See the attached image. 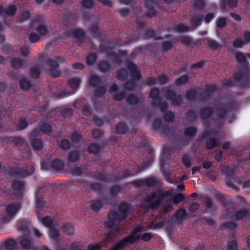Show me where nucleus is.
Instances as JSON below:
<instances>
[{"label":"nucleus","instance_id":"obj_1","mask_svg":"<svg viewBox=\"0 0 250 250\" xmlns=\"http://www.w3.org/2000/svg\"><path fill=\"white\" fill-rule=\"evenodd\" d=\"M234 56L240 67L233 74V79L240 87H250V53L236 52Z\"/></svg>","mask_w":250,"mask_h":250},{"label":"nucleus","instance_id":"obj_2","mask_svg":"<svg viewBox=\"0 0 250 250\" xmlns=\"http://www.w3.org/2000/svg\"><path fill=\"white\" fill-rule=\"evenodd\" d=\"M225 104L215 105L214 110L210 106H205L199 110V114L204 124H209L208 120L214 113L219 121L223 120L228 112L235 111L238 108V104L234 102H230L226 106Z\"/></svg>","mask_w":250,"mask_h":250},{"label":"nucleus","instance_id":"obj_3","mask_svg":"<svg viewBox=\"0 0 250 250\" xmlns=\"http://www.w3.org/2000/svg\"><path fill=\"white\" fill-rule=\"evenodd\" d=\"M126 68L129 72L131 80L123 83L122 86L125 91H132L137 88V82L142 79V75L140 70L133 62H126Z\"/></svg>","mask_w":250,"mask_h":250},{"label":"nucleus","instance_id":"obj_4","mask_svg":"<svg viewBox=\"0 0 250 250\" xmlns=\"http://www.w3.org/2000/svg\"><path fill=\"white\" fill-rule=\"evenodd\" d=\"M66 61L64 57L57 56L53 59L48 58L45 60V63L49 67V71L53 78H58L61 76V72L58 70L60 64L66 63Z\"/></svg>","mask_w":250,"mask_h":250},{"label":"nucleus","instance_id":"obj_5","mask_svg":"<svg viewBox=\"0 0 250 250\" xmlns=\"http://www.w3.org/2000/svg\"><path fill=\"white\" fill-rule=\"evenodd\" d=\"M21 203L20 202L12 203L5 208L6 214L1 217L2 223L9 222L17 214L21 208Z\"/></svg>","mask_w":250,"mask_h":250},{"label":"nucleus","instance_id":"obj_6","mask_svg":"<svg viewBox=\"0 0 250 250\" xmlns=\"http://www.w3.org/2000/svg\"><path fill=\"white\" fill-rule=\"evenodd\" d=\"M173 192L174 189L173 188L167 191H163L161 188L156 190V199L149 204V208L152 209L158 208L161 206L163 200L169 196H172Z\"/></svg>","mask_w":250,"mask_h":250},{"label":"nucleus","instance_id":"obj_7","mask_svg":"<svg viewBox=\"0 0 250 250\" xmlns=\"http://www.w3.org/2000/svg\"><path fill=\"white\" fill-rule=\"evenodd\" d=\"M107 219L104 225L107 229H112L116 224L120 223L125 218L119 211L111 209L108 213Z\"/></svg>","mask_w":250,"mask_h":250},{"label":"nucleus","instance_id":"obj_8","mask_svg":"<svg viewBox=\"0 0 250 250\" xmlns=\"http://www.w3.org/2000/svg\"><path fill=\"white\" fill-rule=\"evenodd\" d=\"M24 183L19 180H15L12 185L11 188L7 192H4L5 195H14L16 197L22 198L23 194Z\"/></svg>","mask_w":250,"mask_h":250},{"label":"nucleus","instance_id":"obj_9","mask_svg":"<svg viewBox=\"0 0 250 250\" xmlns=\"http://www.w3.org/2000/svg\"><path fill=\"white\" fill-rule=\"evenodd\" d=\"M164 91L166 98L170 101L173 106H178L182 104L183 101L182 97L177 94L174 90L167 87L165 89Z\"/></svg>","mask_w":250,"mask_h":250},{"label":"nucleus","instance_id":"obj_10","mask_svg":"<svg viewBox=\"0 0 250 250\" xmlns=\"http://www.w3.org/2000/svg\"><path fill=\"white\" fill-rule=\"evenodd\" d=\"M37 129H33L28 135L31 146L34 150H41L43 146V142L41 139L37 138L38 136Z\"/></svg>","mask_w":250,"mask_h":250},{"label":"nucleus","instance_id":"obj_11","mask_svg":"<svg viewBox=\"0 0 250 250\" xmlns=\"http://www.w3.org/2000/svg\"><path fill=\"white\" fill-rule=\"evenodd\" d=\"M226 213L229 218L239 221L248 216L249 210L246 208H241L234 212H231L228 208H226Z\"/></svg>","mask_w":250,"mask_h":250},{"label":"nucleus","instance_id":"obj_12","mask_svg":"<svg viewBox=\"0 0 250 250\" xmlns=\"http://www.w3.org/2000/svg\"><path fill=\"white\" fill-rule=\"evenodd\" d=\"M171 151V148L168 146H166L163 148V155L160 160V166L163 174L167 177H169L170 173L164 169L165 164L169 160L168 156Z\"/></svg>","mask_w":250,"mask_h":250},{"label":"nucleus","instance_id":"obj_13","mask_svg":"<svg viewBox=\"0 0 250 250\" xmlns=\"http://www.w3.org/2000/svg\"><path fill=\"white\" fill-rule=\"evenodd\" d=\"M65 35L74 37L79 43L83 42L86 38L85 33L80 28L71 29L66 32Z\"/></svg>","mask_w":250,"mask_h":250},{"label":"nucleus","instance_id":"obj_14","mask_svg":"<svg viewBox=\"0 0 250 250\" xmlns=\"http://www.w3.org/2000/svg\"><path fill=\"white\" fill-rule=\"evenodd\" d=\"M223 172L226 175L225 182L226 185L236 191H238L239 189V188L234 185L230 179H233L234 177V169L229 167H227L223 170Z\"/></svg>","mask_w":250,"mask_h":250},{"label":"nucleus","instance_id":"obj_15","mask_svg":"<svg viewBox=\"0 0 250 250\" xmlns=\"http://www.w3.org/2000/svg\"><path fill=\"white\" fill-rule=\"evenodd\" d=\"M134 243H135L134 236L132 235H128L117 242L111 248L114 250H120L125 248L128 243L132 244Z\"/></svg>","mask_w":250,"mask_h":250},{"label":"nucleus","instance_id":"obj_16","mask_svg":"<svg viewBox=\"0 0 250 250\" xmlns=\"http://www.w3.org/2000/svg\"><path fill=\"white\" fill-rule=\"evenodd\" d=\"M134 243H135L134 236L132 235H128L117 242L111 248L114 250H120L125 248L128 243L132 244Z\"/></svg>","mask_w":250,"mask_h":250},{"label":"nucleus","instance_id":"obj_17","mask_svg":"<svg viewBox=\"0 0 250 250\" xmlns=\"http://www.w3.org/2000/svg\"><path fill=\"white\" fill-rule=\"evenodd\" d=\"M37 129L38 133V135H50L52 132V127L51 125L45 122L41 121L38 125V127L35 128Z\"/></svg>","mask_w":250,"mask_h":250},{"label":"nucleus","instance_id":"obj_18","mask_svg":"<svg viewBox=\"0 0 250 250\" xmlns=\"http://www.w3.org/2000/svg\"><path fill=\"white\" fill-rule=\"evenodd\" d=\"M88 31L94 38L101 40L105 39V34L100 31V27L96 23L90 24L88 27Z\"/></svg>","mask_w":250,"mask_h":250},{"label":"nucleus","instance_id":"obj_19","mask_svg":"<svg viewBox=\"0 0 250 250\" xmlns=\"http://www.w3.org/2000/svg\"><path fill=\"white\" fill-rule=\"evenodd\" d=\"M35 30L41 37L46 36L48 34L52 33V29L46 23L38 24L35 27Z\"/></svg>","mask_w":250,"mask_h":250},{"label":"nucleus","instance_id":"obj_20","mask_svg":"<svg viewBox=\"0 0 250 250\" xmlns=\"http://www.w3.org/2000/svg\"><path fill=\"white\" fill-rule=\"evenodd\" d=\"M216 90L215 85H206V89L203 91V94L201 95L199 99L201 101H205L211 98L212 94H213Z\"/></svg>","mask_w":250,"mask_h":250},{"label":"nucleus","instance_id":"obj_21","mask_svg":"<svg viewBox=\"0 0 250 250\" xmlns=\"http://www.w3.org/2000/svg\"><path fill=\"white\" fill-rule=\"evenodd\" d=\"M9 173L15 178H22L30 174L29 172L25 169L14 167L10 168Z\"/></svg>","mask_w":250,"mask_h":250},{"label":"nucleus","instance_id":"obj_22","mask_svg":"<svg viewBox=\"0 0 250 250\" xmlns=\"http://www.w3.org/2000/svg\"><path fill=\"white\" fill-rule=\"evenodd\" d=\"M3 141H7V142L13 144L15 146H22L24 142V139L21 136H6L3 138Z\"/></svg>","mask_w":250,"mask_h":250},{"label":"nucleus","instance_id":"obj_23","mask_svg":"<svg viewBox=\"0 0 250 250\" xmlns=\"http://www.w3.org/2000/svg\"><path fill=\"white\" fill-rule=\"evenodd\" d=\"M144 182L146 187H159L162 185L160 180L153 176L146 178L144 179Z\"/></svg>","mask_w":250,"mask_h":250},{"label":"nucleus","instance_id":"obj_24","mask_svg":"<svg viewBox=\"0 0 250 250\" xmlns=\"http://www.w3.org/2000/svg\"><path fill=\"white\" fill-rule=\"evenodd\" d=\"M90 208L94 211H99L104 207V202L100 198H97L89 202Z\"/></svg>","mask_w":250,"mask_h":250},{"label":"nucleus","instance_id":"obj_25","mask_svg":"<svg viewBox=\"0 0 250 250\" xmlns=\"http://www.w3.org/2000/svg\"><path fill=\"white\" fill-rule=\"evenodd\" d=\"M203 19V15L196 14L190 17V24L193 28L198 27L201 25Z\"/></svg>","mask_w":250,"mask_h":250},{"label":"nucleus","instance_id":"obj_26","mask_svg":"<svg viewBox=\"0 0 250 250\" xmlns=\"http://www.w3.org/2000/svg\"><path fill=\"white\" fill-rule=\"evenodd\" d=\"M64 168V164L62 160L55 158L52 161V170L56 172L63 171Z\"/></svg>","mask_w":250,"mask_h":250},{"label":"nucleus","instance_id":"obj_27","mask_svg":"<svg viewBox=\"0 0 250 250\" xmlns=\"http://www.w3.org/2000/svg\"><path fill=\"white\" fill-rule=\"evenodd\" d=\"M115 130L116 133L122 135L127 133L128 132L129 128L125 122H121L115 125Z\"/></svg>","mask_w":250,"mask_h":250},{"label":"nucleus","instance_id":"obj_28","mask_svg":"<svg viewBox=\"0 0 250 250\" xmlns=\"http://www.w3.org/2000/svg\"><path fill=\"white\" fill-rule=\"evenodd\" d=\"M131 206L126 202H122L118 207V211L126 218L130 210Z\"/></svg>","mask_w":250,"mask_h":250},{"label":"nucleus","instance_id":"obj_29","mask_svg":"<svg viewBox=\"0 0 250 250\" xmlns=\"http://www.w3.org/2000/svg\"><path fill=\"white\" fill-rule=\"evenodd\" d=\"M188 216V213L184 208L179 209L174 214V217L175 218L176 221L178 223H181V222L183 220L186 219Z\"/></svg>","mask_w":250,"mask_h":250},{"label":"nucleus","instance_id":"obj_30","mask_svg":"<svg viewBox=\"0 0 250 250\" xmlns=\"http://www.w3.org/2000/svg\"><path fill=\"white\" fill-rule=\"evenodd\" d=\"M238 4L237 0H222L221 2V8L223 11H225L227 5L230 8L236 7Z\"/></svg>","mask_w":250,"mask_h":250},{"label":"nucleus","instance_id":"obj_31","mask_svg":"<svg viewBox=\"0 0 250 250\" xmlns=\"http://www.w3.org/2000/svg\"><path fill=\"white\" fill-rule=\"evenodd\" d=\"M24 61L20 57H15L11 59V65L13 68L18 70L24 65Z\"/></svg>","mask_w":250,"mask_h":250},{"label":"nucleus","instance_id":"obj_32","mask_svg":"<svg viewBox=\"0 0 250 250\" xmlns=\"http://www.w3.org/2000/svg\"><path fill=\"white\" fill-rule=\"evenodd\" d=\"M125 101L128 104L131 105H137L141 102V99L133 93L129 94L126 97Z\"/></svg>","mask_w":250,"mask_h":250},{"label":"nucleus","instance_id":"obj_33","mask_svg":"<svg viewBox=\"0 0 250 250\" xmlns=\"http://www.w3.org/2000/svg\"><path fill=\"white\" fill-rule=\"evenodd\" d=\"M102 81L100 77L93 74L89 76L88 84L93 88L98 87L101 84Z\"/></svg>","mask_w":250,"mask_h":250},{"label":"nucleus","instance_id":"obj_34","mask_svg":"<svg viewBox=\"0 0 250 250\" xmlns=\"http://www.w3.org/2000/svg\"><path fill=\"white\" fill-rule=\"evenodd\" d=\"M160 95V92L159 89L158 88H153L149 92V96L152 99V102H154V101L157 102L162 100Z\"/></svg>","mask_w":250,"mask_h":250},{"label":"nucleus","instance_id":"obj_35","mask_svg":"<svg viewBox=\"0 0 250 250\" xmlns=\"http://www.w3.org/2000/svg\"><path fill=\"white\" fill-rule=\"evenodd\" d=\"M29 222L26 220H19L17 228L19 230L22 231L25 233L29 232Z\"/></svg>","mask_w":250,"mask_h":250},{"label":"nucleus","instance_id":"obj_36","mask_svg":"<svg viewBox=\"0 0 250 250\" xmlns=\"http://www.w3.org/2000/svg\"><path fill=\"white\" fill-rule=\"evenodd\" d=\"M80 159V154L78 151L76 150L71 151L68 154L67 162L69 164L75 163L78 161Z\"/></svg>","mask_w":250,"mask_h":250},{"label":"nucleus","instance_id":"obj_37","mask_svg":"<svg viewBox=\"0 0 250 250\" xmlns=\"http://www.w3.org/2000/svg\"><path fill=\"white\" fill-rule=\"evenodd\" d=\"M99 69L103 73H106L110 70L111 65L107 60L100 61L97 65Z\"/></svg>","mask_w":250,"mask_h":250},{"label":"nucleus","instance_id":"obj_38","mask_svg":"<svg viewBox=\"0 0 250 250\" xmlns=\"http://www.w3.org/2000/svg\"><path fill=\"white\" fill-rule=\"evenodd\" d=\"M151 105L153 107L159 108L163 113L166 112L168 108L167 104L165 102H162V100L151 102Z\"/></svg>","mask_w":250,"mask_h":250},{"label":"nucleus","instance_id":"obj_39","mask_svg":"<svg viewBox=\"0 0 250 250\" xmlns=\"http://www.w3.org/2000/svg\"><path fill=\"white\" fill-rule=\"evenodd\" d=\"M197 128L196 126H189L185 129L184 135L190 139L193 138L196 134Z\"/></svg>","mask_w":250,"mask_h":250},{"label":"nucleus","instance_id":"obj_40","mask_svg":"<svg viewBox=\"0 0 250 250\" xmlns=\"http://www.w3.org/2000/svg\"><path fill=\"white\" fill-rule=\"evenodd\" d=\"M62 229L64 233L71 235L74 232V227L70 223H63L62 225Z\"/></svg>","mask_w":250,"mask_h":250},{"label":"nucleus","instance_id":"obj_41","mask_svg":"<svg viewBox=\"0 0 250 250\" xmlns=\"http://www.w3.org/2000/svg\"><path fill=\"white\" fill-rule=\"evenodd\" d=\"M190 79L188 75L186 74L176 79L174 82V84L177 86H180L186 84Z\"/></svg>","mask_w":250,"mask_h":250},{"label":"nucleus","instance_id":"obj_42","mask_svg":"<svg viewBox=\"0 0 250 250\" xmlns=\"http://www.w3.org/2000/svg\"><path fill=\"white\" fill-rule=\"evenodd\" d=\"M197 88H191L186 92L185 97L188 101H192L196 99Z\"/></svg>","mask_w":250,"mask_h":250},{"label":"nucleus","instance_id":"obj_43","mask_svg":"<svg viewBox=\"0 0 250 250\" xmlns=\"http://www.w3.org/2000/svg\"><path fill=\"white\" fill-rule=\"evenodd\" d=\"M99 50L100 53H104L108 56L113 55V48L109 45L100 44L99 45Z\"/></svg>","mask_w":250,"mask_h":250},{"label":"nucleus","instance_id":"obj_44","mask_svg":"<svg viewBox=\"0 0 250 250\" xmlns=\"http://www.w3.org/2000/svg\"><path fill=\"white\" fill-rule=\"evenodd\" d=\"M20 88L23 91H28L32 86V83L26 78H23L19 81Z\"/></svg>","mask_w":250,"mask_h":250},{"label":"nucleus","instance_id":"obj_45","mask_svg":"<svg viewBox=\"0 0 250 250\" xmlns=\"http://www.w3.org/2000/svg\"><path fill=\"white\" fill-rule=\"evenodd\" d=\"M100 146L95 143H91L87 148L88 152L95 155H98L100 153Z\"/></svg>","mask_w":250,"mask_h":250},{"label":"nucleus","instance_id":"obj_46","mask_svg":"<svg viewBox=\"0 0 250 250\" xmlns=\"http://www.w3.org/2000/svg\"><path fill=\"white\" fill-rule=\"evenodd\" d=\"M4 246L7 250H14L17 248V243L14 239L9 238L4 242Z\"/></svg>","mask_w":250,"mask_h":250},{"label":"nucleus","instance_id":"obj_47","mask_svg":"<svg viewBox=\"0 0 250 250\" xmlns=\"http://www.w3.org/2000/svg\"><path fill=\"white\" fill-rule=\"evenodd\" d=\"M145 36L146 38H153L155 40H162L164 39L163 37H160L158 35L156 34V32L153 29H146L145 31Z\"/></svg>","mask_w":250,"mask_h":250},{"label":"nucleus","instance_id":"obj_48","mask_svg":"<svg viewBox=\"0 0 250 250\" xmlns=\"http://www.w3.org/2000/svg\"><path fill=\"white\" fill-rule=\"evenodd\" d=\"M218 145L217 139L214 137H211L206 142L205 146L206 149L210 150L214 148Z\"/></svg>","mask_w":250,"mask_h":250},{"label":"nucleus","instance_id":"obj_49","mask_svg":"<svg viewBox=\"0 0 250 250\" xmlns=\"http://www.w3.org/2000/svg\"><path fill=\"white\" fill-rule=\"evenodd\" d=\"M127 55V52L125 50H120L118 52V54L116 55L115 52H113V55H111L110 57H113L114 58V62L116 64H121L122 62L121 57H125Z\"/></svg>","mask_w":250,"mask_h":250},{"label":"nucleus","instance_id":"obj_50","mask_svg":"<svg viewBox=\"0 0 250 250\" xmlns=\"http://www.w3.org/2000/svg\"><path fill=\"white\" fill-rule=\"evenodd\" d=\"M42 223L46 227L50 229L55 226H57V224L54 223L53 219L50 216H46L43 217L41 219Z\"/></svg>","mask_w":250,"mask_h":250},{"label":"nucleus","instance_id":"obj_51","mask_svg":"<svg viewBox=\"0 0 250 250\" xmlns=\"http://www.w3.org/2000/svg\"><path fill=\"white\" fill-rule=\"evenodd\" d=\"M127 73L125 68H121L116 71V78L120 82L125 81L127 78Z\"/></svg>","mask_w":250,"mask_h":250},{"label":"nucleus","instance_id":"obj_52","mask_svg":"<svg viewBox=\"0 0 250 250\" xmlns=\"http://www.w3.org/2000/svg\"><path fill=\"white\" fill-rule=\"evenodd\" d=\"M81 80L80 78H72L69 80L67 84L72 90H75L80 86Z\"/></svg>","mask_w":250,"mask_h":250},{"label":"nucleus","instance_id":"obj_53","mask_svg":"<svg viewBox=\"0 0 250 250\" xmlns=\"http://www.w3.org/2000/svg\"><path fill=\"white\" fill-rule=\"evenodd\" d=\"M41 72V69L38 66L30 68L29 72L30 77L34 79H38L40 77Z\"/></svg>","mask_w":250,"mask_h":250},{"label":"nucleus","instance_id":"obj_54","mask_svg":"<svg viewBox=\"0 0 250 250\" xmlns=\"http://www.w3.org/2000/svg\"><path fill=\"white\" fill-rule=\"evenodd\" d=\"M153 237V235L150 232H146L141 235L134 237L135 242L136 240H142L144 242H148Z\"/></svg>","mask_w":250,"mask_h":250},{"label":"nucleus","instance_id":"obj_55","mask_svg":"<svg viewBox=\"0 0 250 250\" xmlns=\"http://www.w3.org/2000/svg\"><path fill=\"white\" fill-rule=\"evenodd\" d=\"M17 11V7L14 4L8 5L4 8V15L8 16H12L15 14Z\"/></svg>","mask_w":250,"mask_h":250},{"label":"nucleus","instance_id":"obj_56","mask_svg":"<svg viewBox=\"0 0 250 250\" xmlns=\"http://www.w3.org/2000/svg\"><path fill=\"white\" fill-rule=\"evenodd\" d=\"M96 88L94 91V96L97 98H102L106 93V88L104 86L99 85Z\"/></svg>","mask_w":250,"mask_h":250},{"label":"nucleus","instance_id":"obj_57","mask_svg":"<svg viewBox=\"0 0 250 250\" xmlns=\"http://www.w3.org/2000/svg\"><path fill=\"white\" fill-rule=\"evenodd\" d=\"M205 3L203 0H193L192 8L193 10L201 11L205 7Z\"/></svg>","mask_w":250,"mask_h":250},{"label":"nucleus","instance_id":"obj_58","mask_svg":"<svg viewBox=\"0 0 250 250\" xmlns=\"http://www.w3.org/2000/svg\"><path fill=\"white\" fill-rule=\"evenodd\" d=\"M207 44L208 47L212 50H217L221 46L220 44L215 40L213 39H207Z\"/></svg>","mask_w":250,"mask_h":250},{"label":"nucleus","instance_id":"obj_59","mask_svg":"<svg viewBox=\"0 0 250 250\" xmlns=\"http://www.w3.org/2000/svg\"><path fill=\"white\" fill-rule=\"evenodd\" d=\"M71 141L73 143H79L83 140L82 135L77 131H74L70 136Z\"/></svg>","mask_w":250,"mask_h":250},{"label":"nucleus","instance_id":"obj_60","mask_svg":"<svg viewBox=\"0 0 250 250\" xmlns=\"http://www.w3.org/2000/svg\"><path fill=\"white\" fill-rule=\"evenodd\" d=\"M56 226L49 229V235L50 238L54 241H57L60 236L58 230L55 229Z\"/></svg>","mask_w":250,"mask_h":250},{"label":"nucleus","instance_id":"obj_61","mask_svg":"<svg viewBox=\"0 0 250 250\" xmlns=\"http://www.w3.org/2000/svg\"><path fill=\"white\" fill-rule=\"evenodd\" d=\"M177 41L178 42H182L187 46L191 45L192 42V40L189 37L186 36H180L177 38Z\"/></svg>","mask_w":250,"mask_h":250},{"label":"nucleus","instance_id":"obj_62","mask_svg":"<svg viewBox=\"0 0 250 250\" xmlns=\"http://www.w3.org/2000/svg\"><path fill=\"white\" fill-rule=\"evenodd\" d=\"M97 55L94 53L88 54L86 57V62L88 65H93L97 59Z\"/></svg>","mask_w":250,"mask_h":250},{"label":"nucleus","instance_id":"obj_63","mask_svg":"<svg viewBox=\"0 0 250 250\" xmlns=\"http://www.w3.org/2000/svg\"><path fill=\"white\" fill-rule=\"evenodd\" d=\"M20 244L23 250H30L31 248L32 243L28 238H23L20 242Z\"/></svg>","mask_w":250,"mask_h":250},{"label":"nucleus","instance_id":"obj_64","mask_svg":"<svg viewBox=\"0 0 250 250\" xmlns=\"http://www.w3.org/2000/svg\"><path fill=\"white\" fill-rule=\"evenodd\" d=\"M238 244L235 236H233L231 241L229 242L227 250H237Z\"/></svg>","mask_w":250,"mask_h":250}]
</instances>
